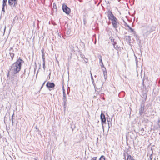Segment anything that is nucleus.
I'll return each instance as SVG.
<instances>
[{
  "label": "nucleus",
  "instance_id": "6",
  "mask_svg": "<svg viewBox=\"0 0 160 160\" xmlns=\"http://www.w3.org/2000/svg\"><path fill=\"white\" fill-rule=\"evenodd\" d=\"M114 28H117L118 27V22H117V19H116L113 20L112 22H111Z\"/></svg>",
  "mask_w": 160,
  "mask_h": 160
},
{
  "label": "nucleus",
  "instance_id": "25",
  "mask_svg": "<svg viewBox=\"0 0 160 160\" xmlns=\"http://www.w3.org/2000/svg\"><path fill=\"white\" fill-rule=\"evenodd\" d=\"M128 28L129 29L130 28V27L129 26V27H128Z\"/></svg>",
  "mask_w": 160,
  "mask_h": 160
},
{
  "label": "nucleus",
  "instance_id": "7",
  "mask_svg": "<svg viewBox=\"0 0 160 160\" xmlns=\"http://www.w3.org/2000/svg\"><path fill=\"white\" fill-rule=\"evenodd\" d=\"M46 86L49 88H53L55 87V84L53 82H48L46 84Z\"/></svg>",
  "mask_w": 160,
  "mask_h": 160
},
{
  "label": "nucleus",
  "instance_id": "2",
  "mask_svg": "<svg viewBox=\"0 0 160 160\" xmlns=\"http://www.w3.org/2000/svg\"><path fill=\"white\" fill-rule=\"evenodd\" d=\"M108 15L109 20H111V22L117 19V18L112 13V12L110 11H108Z\"/></svg>",
  "mask_w": 160,
  "mask_h": 160
},
{
  "label": "nucleus",
  "instance_id": "10",
  "mask_svg": "<svg viewBox=\"0 0 160 160\" xmlns=\"http://www.w3.org/2000/svg\"><path fill=\"white\" fill-rule=\"evenodd\" d=\"M9 54L11 58V60H12L14 56V54L13 52H10Z\"/></svg>",
  "mask_w": 160,
  "mask_h": 160
},
{
  "label": "nucleus",
  "instance_id": "8",
  "mask_svg": "<svg viewBox=\"0 0 160 160\" xmlns=\"http://www.w3.org/2000/svg\"><path fill=\"white\" fill-rule=\"evenodd\" d=\"M41 52H42V58L43 59V61H44L45 60V53L44 52V48H42V49Z\"/></svg>",
  "mask_w": 160,
  "mask_h": 160
},
{
  "label": "nucleus",
  "instance_id": "20",
  "mask_svg": "<svg viewBox=\"0 0 160 160\" xmlns=\"http://www.w3.org/2000/svg\"><path fill=\"white\" fill-rule=\"evenodd\" d=\"M125 26L126 27H129V25H128V24H127V23H125Z\"/></svg>",
  "mask_w": 160,
  "mask_h": 160
},
{
  "label": "nucleus",
  "instance_id": "11",
  "mask_svg": "<svg viewBox=\"0 0 160 160\" xmlns=\"http://www.w3.org/2000/svg\"><path fill=\"white\" fill-rule=\"evenodd\" d=\"M63 98L64 99H66V95L65 93V91L64 88V87H63Z\"/></svg>",
  "mask_w": 160,
  "mask_h": 160
},
{
  "label": "nucleus",
  "instance_id": "24",
  "mask_svg": "<svg viewBox=\"0 0 160 160\" xmlns=\"http://www.w3.org/2000/svg\"><path fill=\"white\" fill-rule=\"evenodd\" d=\"M151 22L152 21V19H151Z\"/></svg>",
  "mask_w": 160,
  "mask_h": 160
},
{
  "label": "nucleus",
  "instance_id": "16",
  "mask_svg": "<svg viewBox=\"0 0 160 160\" xmlns=\"http://www.w3.org/2000/svg\"><path fill=\"white\" fill-rule=\"evenodd\" d=\"M153 158L152 154H151L149 156V160H152Z\"/></svg>",
  "mask_w": 160,
  "mask_h": 160
},
{
  "label": "nucleus",
  "instance_id": "18",
  "mask_svg": "<svg viewBox=\"0 0 160 160\" xmlns=\"http://www.w3.org/2000/svg\"><path fill=\"white\" fill-rule=\"evenodd\" d=\"M5 6H2V11H3L4 12H5V9H4V7H5Z\"/></svg>",
  "mask_w": 160,
  "mask_h": 160
},
{
  "label": "nucleus",
  "instance_id": "15",
  "mask_svg": "<svg viewBox=\"0 0 160 160\" xmlns=\"http://www.w3.org/2000/svg\"><path fill=\"white\" fill-rule=\"evenodd\" d=\"M53 7L54 8H55L56 9V11H57V5L55 3H54L53 4Z\"/></svg>",
  "mask_w": 160,
  "mask_h": 160
},
{
  "label": "nucleus",
  "instance_id": "5",
  "mask_svg": "<svg viewBox=\"0 0 160 160\" xmlns=\"http://www.w3.org/2000/svg\"><path fill=\"white\" fill-rule=\"evenodd\" d=\"M100 118L101 120L102 124H106V119L105 115L102 113L100 115Z\"/></svg>",
  "mask_w": 160,
  "mask_h": 160
},
{
  "label": "nucleus",
  "instance_id": "26",
  "mask_svg": "<svg viewBox=\"0 0 160 160\" xmlns=\"http://www.w3.org/2000/svg\"><path fill=\"white\" fill-rule=\"evenodd\" d=\"M35 160H37V159H35Z\"/></svg>",
  "mask_w": 160,
  "mask_h": 160
},
{
  "label": "nucleus",
  "instance_id": "4",
  "mask_svg": "<svg viewBox=\"0 0 160 160\" xmlns=\"http://www.w3.org/2000/svg\"><path fill=\"white\" fill-rule=\"evenodd\" d=\"M17 0H8V3L11 7H15L17 4Z\"/></svg>",
  "mask_w": 160,
  "mask_h": 160
},
{
  "label": "nucleus",
  "instance_id": "9",
  "mask_svg": "<svg viewBox=\"0 0 160 160\" xmlns=\"http://www.w3.org/2000/svg\"><path fill=\"white\" fill-rule=\"evenodd\" d=\"M99 60H100V62H101V67H102V68L104 67V66L103 64L102 61V56H100V57L99 58Z\"/></svg>",
  "mask_w": 160,
  "mask_h": 160
},
{
  "label": "nucleus",
  "instance_id": "17",
  "mask_svg": "<svg viewBox=\"0 0 160 160\" xmlns=\"http://www.w3.org/2000/svg\"><path fill=\"white\" fill-rule=\"evenodd\" d=\"M97 157H93L91 158V159L90 160H97Z\"/></svg>",
  "mask_w": 160,
  "mask_h": 160
},
{
  "label": "nucleus",
  "instance_id": "19",
  "mask_svg": "<svg viewBox=\"0 0 160 160\" xmlns=\"http://www.w3.org/2000/svg\"><path fill=\"white\" fill-rule=\"evenodd\" d=\"M129 29L131 30V32H134V30L132 29L131 27Z\"/></svg>",
  "mask_w": 160,
  "mask_h": 160
},
{
  "label": "nucleus",
  "instance_id": "3",
  "mask_svg": "<svg viewBox=\"0 0 160 160\" xmlns=\"http://www.w3.org/2000/svg\"><path fill=\"white\" fill-rule=\"evenodd\" d=\"M62 9L63 12L67 14H69L70 13L71 10L70 8L65 4L62 5Z\"/></svg>",
  "mask_w": 160,
  "mask_h": 160
},
{
  "label": "nucleus",
  "instance_id": "14",
  "mask_svg": "<svg viewBox=\"0 0 160 160\" xmlns=\"http://www.w3.org/2000/svg\"><path fill=\"white\" fill-rule=\"evenodd\" d=\"M98 160H106L105 158L103 155H102Z\"/></svg>",
  "mask_w": 160,
  "mask_h": 160
},
{
  "label": "nucleus",
  "instance_id": "12",
  "mask_svg": "<svg viewBox=\"0 0 160 160\" xmlns=\"http://www.w3.org/2000/svg\"><path fill=\"white\" fill-rule=\"evenodd\" d=\"M7 1V0H3L2 6H6Z\"/></svg>",
  "mask_w": 160,
  "mask_h": 160
},
{
  "label": "nucleus",
  "instance_id": "23",
  "mask_svg": "<svg viewBox=\"0 0 160 160\" xmlns=\"http://www.w3.org/2000/svg\"><path fill=\"white\" fill-rule=\"evenodd\" d=\"M12 50V51H13V48H10V50Z\"/></svg>",
  "mask_w": 160,
  "mask_h": 160
},
{
  "label": "nucleus",
  "instance_id": "22",
  "mask_svg": "<svg viewBox=\"0 0 160 160\" xmlns=\"http://www.w3.org/2000/svg\"><path fill=\"white\" fill-rule=\"evenodd\" d=\"M43 67H45V61H43Z\"/></svg>",
  "mask_w": 160,
  "mask_h": 160
},
{
  "label": "nucleus",
  "instance_id": "1",
  "mask_svg": "<svg viewBox=\"0 0 160 160\" xmlns=\"http://www.w3.org/2000/svg\"><path fill=\"white\" fill-rule=\"evenodd\" d=\"M23 62L24 61L20 58H19L17 61L12 64L10 70L14 74L17 73L20 71L22 64Z\"/></svg>",
  "mask_w": 160,
  "mask_h": 160
},
{
  "label": "nucleus",
  "instance_id": "13",
  "mask_svg": "<svg viewBox=\"0 0 160 160\" xmlns=\"http://www.w3.org/2000/svg\"><path fill=\"white\" fill-rule=\"evenodd\" d=\"M156 27H152L150 29V32H152L154 31L155 30Z\"/></svg>",
  "mask_w": 160,
  "mask_h": 160
},
{
  "label": "nucleus",
  "instance_id": "21",
  "mask_svg": "<svg viewBox=\"0 0 160 160\" xmlns=\"http://www.w3.org/2000/svg\"><path fill=\"white\" fill-rule=\"evenodd\" d=\"M116 44V43L115 42H113V46L115 48V44Z\"/></svg>",
  "mask_w": 160,
  "mask_h": 160
}]
</instances>
